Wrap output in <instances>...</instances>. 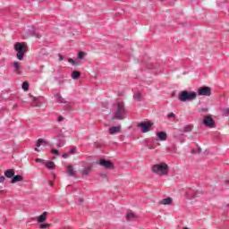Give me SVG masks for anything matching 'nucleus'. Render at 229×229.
Instances as JSON below:
<instances>
[{
	"mask_svg": "<svg viewBox=\"0 0 229 229\" xmlns=\"http://www.w3.org/2000/svg\"><path fill=\"white\" fill-rule=\"evenodd\" d=\"M63 158H69V154L64 153V154L63 155Z\"/></svg>",
	"mask_w": 229,
	"mask_h": 229,
	"instance_id": "obj_36",
	"label": "nucleus"
},
{
	"mask_svg": "<svg viewBox=\"0 0 229 229\" xmlns=\"http://www.w3.org/2000/svg\"><path fill=\"white\" fill-rule=\"evenodd\" d=\"M64 120V117L63 116H59V118H58V123H61V121H63Z\"/></svg>",
	"mask_w": 229,
	"mask_h": 229,
	"instance_id": "obj_38",
	"label": "nucleus"
},
{
	"mask_svg": "<svg viewBox=\"0 0 229 229\" xmlns=\"http://www.w3.org/2000/svg\"><path fill=\"white\" fill-rule=\"evenodd\" d=\"M14 50L16 51V56L18 60H24V55L28 51V44L17 42L14 45Z\"/></svg>",
	"mask_w": 229,
	"mask_h": 229,
	"instance_id": "obj_2",
	"label": "nucleus"
},
{
	"mask_svg": "<svg viewBox=\"0 0 229 229\" xmlns=\"http://www.w3.org/2000/svg\"><path fill=\"white\" fill-rule=\"evenodd\" d=\"M70 153H71L72 155H74V153H76V147L72 148L70 149Z\"/></svg>",
	"mask_w": 229,
	"mask_h": 229,
	"instance_id": "obj_34",
	"label": "nucleus"
},
{
	"mask_svg": "<svg viewBox=\"0 0 229 229\" xmlns=\"http://www.w3.org/2000/svg\"><path fill=\"white\" fill-rule=\"evenodd\" d=\"M139 128H141V132L142 133H148L151 130V127L153 124L150 123H140L138 124Z\"/></svg>",
	"mask_w": 229,
	"mask_h": 229,
	"instance_id": "obj_8",
	"label": "nucleus"
},
{
	"mask_svg": "<svg viewBox=\"0 0 229 229\" xmlns=\"http://www.w3.org/2000/svg\"><path fill=\"white\" fill-rule=\"evenodd\" d=\"M21 88H22V89L23 90H29V89H30V83H28V82H23L22 84H21Z\"/></svg>",
	"mask_w": 229,
	"mask_h": 229,
	"instance_id": "obj_27",
	"label": "nucleus"
},
{
	"mask_svg": "<svg viewBox=\"0 0 229 229\" xmlns=\"http://www.w3.org/2000/svg\"><path fill=\"white\" fill-rule=\"evenodd\" d=\"M35 161L37 162V164H38V163L46 164V161L44 159H41V158H36Z\"/></svg>",
	"mask_w": 229,
	"mask_h": 229,
	"instance_id": "obj_31",
	"label": "nucleus"
},
{
	"mask_svg": "<svg viewBox=\"0 0 229 229\" xmlns=\"http://www.w3.org/2000/svg\"><path fill=\"white\" fill-rule=\"evenodd\" d=\"M47 219V212H44L38 217V223H44Z\"/></svg>",
	"mask_w": 229,
	"mask_h": 229,
	"instance_id": "obj_15",
	"label": "nucleus"
},
{
	"mask_svg": "<svg viewBox=\"0 0 229 229\" xmlns=\"http://www.w3.org/2000/svg\"><path fill=\"white\" fill-rule=\"evenodd\" d=\"M168 119H171V117H173L174 119V117H176V114H174V113H170L167 114Z\"/></svg>",
	"mask_w": 229,
	"mask_h": 229,
	"instance_id": "obj_33",
	"label": "nucleus"
},
{
	"mask_svg": "<svg viewBox=\"0 0 229 229\" xmlns=\"http://www.w3.org/2000/svg\"><path fill=\"white\" fill-rule=\"evenodd\" d=\"M17 182H22V175H13L11 183H17Z\"/></svg>",
	"mask_w": 229,
	"mask_h": 229,
	"instance_id": "obj_18",
	"label": "nucleus"
},
{
	"mask_svg": "<svg viewBox=\"0 0 229 229\" xmlns=\"http://www.w3.org/2000/svg\"><path fill=\"white\" fill-rule=\"evenodd\" d=\"M171 203H173V199L171 197H168L166 199H163L160 201L161 205H171Z\"/></svg>",
	"mask_w": 229,
	"mask_h": 229,
	"instance_id": "obj_17",
	"label": "nucleus"
},
{
	"mask_svg": "<svg viewBox=\"0 0 229 229\" xmlns=\"http://www.w3.org/2000/svg\"><path fill=\"white\" fill-rule=\"evenodd\" d=\"M54 98H55L57 103H66L65 99L64 98H62V95H60L59 93L55 94Z\"/></svg>",
	"mask_w": 229,
	"mask_h": 229,
	"instance_id": "obj_16",
	"label": "nucleus"
},
{
	"mask_svg": "<svg viewBox=\"0 0 229 229\" xmlns=\"http://www.w3.org/2000/svg\"><path fill=\"white\" fill-rule=\"evenodd\" d=\"M45 165L47 169H55L56 167V165H55V162L53 161L46 162Z\"/></svg>",
	"mask_w": 229,
	"mask_h": 229,
	"instance_id": "obj_20",
	"label": "nucleus"
},
{
	"mask_svg": "<svg viewBox=\"0 0 229 229\" xmlns=\"http://www.w3.org/2000/svg\"><path fill=\"white\" fill-rule=\"evenodd\" d=\"M179 140H180V142H182V143L185 142V139Z\"/></svg>",
	"mask_w": 229,
	"mask_h": 229,
	"instance_id": "obj_39",
	"label": "nucleus"
},
{
	"mask_svg": "<svg viewBox=\"0 0 229 229\" xmlns=\"http://www.w3.org/2000/svg\"><path fill=\"white\" fill-rule=\"evenodd\" d=\"M50 185H53V182H50Z\"/></svg>",
	"mask_w": 229,
	"mask_h": 229,
	"instance_id": "obj_44",
	"label": "nucleus"
},
{
	"mask_svg": "<svg viewBox=\"0 0 229 229\" xmlns=\"http://www.w3.org/2000/svg\"><path fill=\"white\" fill-rule=\"evenodd\" d=\"M198 96V93L196 91H187L183 90L179 94L178 99L179 101H182V103H186V101H194Z\"/></svg>",
	"mask_w": 229,
	"mask_h": 229,
	"instance_id": "obj_3",
	"label": "nucleus"
},
{
	"mask_svg": "<svg viewBox=\"0 0 229 229\" xmlns=\"http://www.w3.org/2000/svg\"><path fill=\"white\" fill-rule=\"evenodd\" d=\"M156 135L157 137V138H156V140L157 142L167 140V133H165V131L157 132Z\"/></svg>",
	"mask_w": 229,
	"mask_h": 229,
	"instance_id": "obj_10",
	"label": "nucleus"
},
{
	"mask_svg": "<svg viewBox=\"0 0 229 229\" xmlns=\"http://www.w3.org/2000/svg\"><path fill=\"white\" fill-rule=\"evenodd\" d=\"M80 203H83V199H79Z\"/></svg>",
	"mask_w": 229,
	"mask_h": 229,
	"instance_id": "obj_40",
	"label": "nucleus"
},
{
	"mask_svg": "<svg viewBox=\"0 0 229 229\" xmlns=\"http://www.w3.org/2000/svg\"><path fill=\"white\" fill-rule=\"evenodd\" d=\"M38 38H40V36H38Z\"/></svg>",
	"mask_w": 229,
	"mask_h": 229,
	"instance_id": "obj_46",
	"label": "nucleus"
},
{
	"mask_svg": "<svg viewBox=\"0 0 229 229\" xmlns=\"http://www.w3.org/2000/svg\"><path fill=\"white\" fill-rule=\"evenodd\" d=\"M148 69H151V66H148Z\"/></svg>",
	"mask_w": 229,
	"mask_h": 229,
	"instance_id": "obj_43",
	"label": "nucleus"
},
{
	"mask_svg": "<svg viewBox=\"0 0 229 229\" xmlns=\"http://www.w3.org/2000/svg\"><path fill=\"white\" fill-rule=\"evenodd\" d=\"M64 146H65V137H64V135L57 136L56 147L64 148Z\"/></svg>",
	"mask_w": 229,
	"mask_h": 229,
	"instance_id": "obj_11",
	"label": "nucleus"
},
{
	"mask_svg": "<svg viewBox=\"0 0 229 229\" xmlns=\"http://www.w3.org/2000/svg\"><path fill=\"white\" fill-rule=\"evenodd\" d=\"M167 169H169V166L165 163L157 164L152 166L153 173L159 174V176H165V174H167Z\"/></svg>",
	"mask_w": 229,
	"mask_h": 229,
	"instance_id": "obj_4",
	"label": "nucleus"
},
{
	"mask_svg": "<svg viewBox=\"0 0 229 229\" xmlns=\"http://www.w3.org/2000/svg\"><path fill=\"white\" fill-rule=\"evenodd\" d=\"M134 101H141L142 100V94L140 92H136L133 95Z\"/></svg>",
	"mask_w": 229,
	"mask_h": 229,
	"instance_id": "obj_21",
	"label": "nucleus"
},
{
	"mask_svg": "<svg viewBox=\"0 0 229 229\" xmlns=\"http://www.w3.org/2000/svg\"><path fill=\"white\" fill-rule=\"evenodd\" d=\"M40 146H44V147L49 146V141L43 139H38L37 140L36 148H35V151H37L38 153H40V151H42V148H40Z\"/></svg>",
	"mask_w": 229,
	"mask_h": 229,
	"instance_id": "obj_6",
	"label": "nucleus"
},
{
	"mask_svg": "<svg viewBox=\"0 0 229 229\" xmlns=\"http://www.w3.org/2000/svg\"><path fill=\"white\" fill-rule=\"evenodd\" d=\"M126 219L127 221H135V219H137V216H135V214H133L132 212H129L126 215Z\"/></svg>",
	"mask_w": 229,
	"mask_h": 229,
	"instance_id": "obj_19",
	"label": "nucleus"
},
{
	"mask_svg": "<svg viewBox=\"0 0 229 229\" xmlns=\"http://www.w3.org/2000/svg\"><path fill=\"white\" fill-rule=\"evenodd\" d=\"M39 228H49V224H40Z\"/></svg>",
	"mask_w": 229,
	"mask_h": 229,
	"instance_id": "obj_32",
	"label": "nucleus"
},
{
	"mask_svg": "<svg viewBox=\"0 0 229 229\" xmlns=\"http://www.w3.org/2000/svg\"><path fill=\"white\" fill-rule=\"evenodd\" d=\"M13 67L15 68V72L17 74H21V65L19 64V63H13Z\"/></svg>",
	"mask_w": 229,
	"mask_h": 229,
	"instance_id": "obj_23",
	"label": "nucleus"
},
{
	"mask_svg": "<svg viewBox=\"0 0 229 229\" xmlns=\"http://www.w3.org/2000/svg\"><path fill=\"white\" fill-rule=\"evenodd\" d=\"M80 76H81V73L78 71H74L72 73V80H78V78H80Z\"/></svg>",
	"mask_w": 229,
	"mask_h": 229,
	"instance_id": "obj_22",
	"label": "nucleus"
},
{
	"mask_svg": "<svg viewBox=\"0 0 229 229\" xmlns=\"http://www.w3.org/2000/svg\"><path fill=\"white\" fill-rule=\"evenodd\" d=\"M121 132V125L109 128L110 135H115V133Z\"/></svg>",
	"mask_w": 229,
	"mask_h": 229,
	"instance_id": "obj_12",
	"label": "nucleus"
},
{
	"mask_svg": "<svg viewBox=\"0 0 229 229\" xmlns=\"http://www.w3.org/2000/svg\"><path fill=\"white\" fill-rule=\"evenodd\" d=\"M181 137H183V133L181 134Z\"/></svg>",
	"mask_w": 229,
	"mask_h": 229,
	"instance_id": "obj_45",
	"label": "nucleus"
},
{
	"mask_svg": "<svg viewBox=\"0 0 229 229\" xmlns=\"http://www.w3.org/2000/svg\"><path fill=\"white\" fill-rule=\"evenodd\" d=\"M203 124L207 126V128H216V122L210 116L204 117Z\"/></svg>",
	"mask_w": 229,
	"mask_h": 229,
	"instance_id": "obj_7",
	"label": "nucleus"
},
{
	"mask_svg": "<svg viewBox=\"0 0 229 229\" xmlns=\"http://www.w3.org/2000/svg\"><path fill=\"white\" fill-rule=\"evenodd\" d=\"M113 119L119 121L126 119V107H124V102L121 99H117L113 106Z\"/></svg>",
	"mask_w": 229,
	"mask_h": 229,
	"instance_id": "obj_1",
	"label": "nucleus"
},
{
	"mask_svg": "<svg viewBox=\"0 0 229 229\" xmlns=\"http://www.w3.org/2000/svg\"><path fill=\"white\" fill-rule=\"evenodd\" d=\"M182 131H184V133H189L191 131H192V125H186L183 127Z\"/></svg>",
	"mask_w": 229,
	"mask_h": 229,
	"instance_id": "obj_25",
	"label": "nucleus"
},
{
	"mask_svg": "<svg viewBox=\"0 0 229 229\" xmlns=\"http://www.w3.org/2000/svg\"><path fill=\"white\" fill-rule=\"evenodd\" d=\"M4 180H6V177L1 176L0 177V183H4Z\"/></svg>",
	"mask_w": 229,
	"mask_h": 229,
	"instance_id": "obj_35",
	"label": "nucleus"
},
{
	"mask_svg": "<svg viewBox=\"0 0 229 229\" xmlns=\"http://www.w3.org/2000/svg\"><path fill=\"white\" fill-rule=\"evenodd\" d=\"M67 174L68 176H76V171H74V167L71 165L67 166Z\"/></svg>",
	"mask_w": 229,
	"mask_h": 229,
	"instance_id": "obj_13",
	"label": "nucleus"
},
{
	"mask_svg": "<svg viewBox=\"0 0 229 229\" xmlns=\"http://www.w3.org/2000/svg\"><path fill=\"white\" fill-rule=\"evenodd\" d=\"M198 96H206V97L212 96V89L207 86L201 87L198 89Z\"/></svg>",
	"mask_w": 229,
	"mask_h": 229,
	"instance_id": "obj_5",
	"label": "nucleus"
},
{
	"mask_svg": "<svg viewBox=\"0 0 229 229\" xmlns=\"http://www.w3.org/2000/svg\"><path fill=\"white\" fill-rule=\"evenodd\" d=\"M118 96H123V93H119Z\"/></svg>",
	"mask_w": 229,
	"mask_h": 229,
	"instance_id": "obj_41",
	"label": "nucleus"
},
{
	"mask_svg": "<svg viewBox=\"0 0 229 229\" xmlns=\"http://www.w3.org/2000/svg\"><path fill=\"white\" fill-rule=\"evenodd\" d=\"M182 229H189V227H183Z\"/></svg>",
	"mask_w": 229,
	"mask_h": 229,
	"instance_id": "obj_42",
	"label": "nucleus"
},
{
	"mask_svg": "<svg viewBox=\"0 0 229 229\" xmlns=\"http://www.w3.org/2000/svg\"><path fill=\"white\" fill-rule=\"evenodd\" d=\"M78 58L79 60H83L85 58V52H79Z\"/></svg>",
	"mask_w": 229,
	"mask_h": 229,
	"instance_id": "obj_29",
	"label": "nucleus"
},
{
	"mask_svg": "<svg viewBox=\"0 0 229 229\" xmlns=\"http://www.w3.org/2000/svg\"><path fill=\"white\" fill-rule=\"evenodd\" d=\"M89 173H90V166L85 167L81 171V174H83L84 176H89Z\"/></svg>",
	"mask_w": 229,
	"mask_h": 229,
	"instance_id": "obj_24",
	"label": "nucleus"
},
{
	"mask_svg": "<svg viewBox=\"0 0 229 229\" xmlns=\"http://www.w3.org/2000/svg\"><path fill=\"white\" fill-rule=\"evenodd\" d=\"M6 178H13L15 176V171L13 169H8L4 172Z\"/></svg>",
	"mask_w": 229,
	"mask_h": 229,
	"instance_id": "obj_14",
	"label": "nucleus"
},
{
	"mask_svg": "<svg viewBox=\"0 0 229 229\" xmlns=\"http://www.w3.org/2000/svg\"><path fill=\"white\" fill-rule=\"evenodd\" d=\"M68 62L69 64H72V65H76V64H80V61L79 60H74L72 58H68Z\"/></svg>",
	"mask_w": 229,
	"mask_h": 229,
	"instance_id": "obj_28",
	"label": "nucleus"
},
{
	"mask_svg": "<svg viewBox=\"0 0 229 229\" xmlns=\"http://www.w3.org/2000/svg\"><path fill=\"white\" fill-rule=\"evenodd\" d=\"M222 115H224V117H228V115H229V108L228 107L224 108L222 110Z\"/></svg>",
	"mask_w": 229,
	"mask_h": 229,
	"instance_id": "obj_26",
	"label": "nucleus"
},
{
	"mask_svg": "<svg viewBox=\"0 0 229 229\" xmlns=\"http://www.w3.org/2000/svg\"><path fill=\"white\" fill-rule=\"evenodd\" d=\"M59 61H60V62L64 61V55H59Z\"/></svg>",
	"mask_w": 229,
	"mask_h": 229,
	"instance_id": "obj_37",
	"label": "nucleus"
},
{
	"mask_svg": "<svg viewBox=\"0 0 229 229\" xmlns=\"http://www.w3.org/2000/svg\"><path fill=\"white\" fill-rule=\"evenodd\" d=\"M99 165H101L102 167H105L106 169H112L114 167V164L112 163V161H108L105 159H100Z\"/></svg>",
	"mask_w": 229,
	"mask_h": 229,
	"instance_id": "obj_9",
	"label": "nucleus"
},
{
	"mask_svg": "<svg viewBox=\"0 0 229 229\" xmlns=\"http://www.w3.org/2000/svg\"><path fill=\"white\" fill-rule=\"evenodd\" d=\"M50 152L53 155H55L56 157H60V152H58V150H56V149H52V150H50Z\"/></svg>",
	"mask_w": 229,
	"mask_h": 229,
	"instance_id": "obj_30",
	"label": "nucleus"
}]
</instances>
